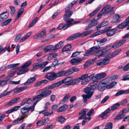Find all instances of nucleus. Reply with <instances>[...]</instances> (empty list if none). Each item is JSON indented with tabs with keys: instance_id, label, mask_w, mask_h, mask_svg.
I'll use <instances>...</instances> for the list:
<instances>
[{
	"instance_id": "nucleus-1",
	"label": "nucleus",
	"mask_w": 129,
	"mask_h": 129,
	"mask_svg": "<svg viewBox=\"0 0 129 129\" xmlns=\"http://www.w3.org/2000/svg\"><path fill=\"white\" fill-rule=\"evenodd\" d=\"M37 93L41 94L34 97L33 99V100H36L37 98L46 97L50 95L52 93V91L50 90H48L47 88H45L38 91Z\"/></svg>"
},
{
	"instance_id": "nucleus-2",
	"label": "nucleus",
	"mask_w": 129,
	"mask_h": 129,
	"mask_svg": "<svg viewBox=\"0 0 129 129\" xmlns=\"http://www.w3.org/2000/svg\"><path fill=\"white\" fill-rule=\"evenodd\" d=\"M100 48L99 46H95L90 48L83 54L84 56H87L90 55L96 54L101 51L100 50H99Z\"/></svg>"
},
{
	"instance_id": "nucleus-3",
	"label": "nucleus",
	"mask_w": 129,
	"mask_h": 129,
	"mask_svg": "<svg viewBox=\"0 0 129 129\" xmlns=\"http://www.w3.org/2000/svg\"><path fill=\"white\" fill-rule=\"evenodd\" d=\"M110 79L109 78H107L104 80L99 83L98 86V88L99 91H103L106 88H107V85L106 83L109 82Z\"/></svg>"
},
{
	"instance_id": "nucleus-4",
	"label": "nucleus",
	"mask_w": 129,
	"mask_h": 129,
	"mask_svg": "<svg viewBox=\"0 0 129 129\" xmlns=\"http://www.w3.org/2000/svg\"><path fill=\"white\" fill-rule=\"evenodd\" d=\"M114 7H110L109 5H107L105 6L101 10L103 15L105 16L110 12V15H112L115 13V11L113 10Z\"/></svg>"
},
{
	"instance_id": "nucleus-5",
	"label": "nucleus",
	"mask_w": 129,
	"mask_h": 129,
	"mask_svg": "<svg viewBox=\"0 0 129 129\" xmlns=\"http://www.w3.org/2000/svg\"><path fill=\"white\" fill-rule=\"evenodd\" d=\"M31 63V61H28L26 62L21 67L19 68V71L17 73L18 75H20L24 74L28 71V69L27 68L28 67Z\"/></svg>"
},
{
	"instance_id": "nucleus-6",
	"label": "nucleus",
	"mask_w": 129,
	"mask_h": 129,
	"mask_svg": "<svg viewBox=\"0 0 129 129\" xmlns=\"http://www.w3.org/2000/svg\"><path fill=\"white\" fill-rule=\"evenodd\" d=\"M30 110L31 112L33 111L31 110L30 107L25 106L21 109L20 112L21 114L20 117L22 119H23L26 116H27V114H28Z\"/></svg>"
},
{
	"instance_id": "nucleus-7",
	"label": "nucleus",
	"mask_w": 129,
	"mask_h": 129,
	"mask_svg": "<svg viewBox=\"0 0 129 129\" xmlns=\"http://www.w3.org/2000/svg\"><path fill=\"white\" fill-rule=\"evenodd\" d=\"M129 112V108H124L122 110V113H119V114L117 115L116 117L114 119L115 121L119 120L123 118L125 115L124 113H127Z\"/></svg>"
},
{
	"instance_id": "nucleus-8",
	"label": "nucleus",
	"mask_w": 129,
	"mask_h": 129,
	"mask_svg": "<svg viewBox=\"0 0 129 129\" xmlns=\"http://www.w3.org/2000/svg\"><path fill=\"white\" fill-rule=\"evenodd\" d=\"M46 31L44 29L41 32L37 35H36L34 37L35 39L37 40L41 38L42 39H44L46 37Z\"/></svg>"
},
{
	"instance_id": "nucleus-9",
	"label": "nucleus",
	"mask_w": 129,
	"mask_h": 129,
	"mask_svg": "<svg viewBox=\"0 0 129 129\" xmlns=\"http://www.w3.org/2000/svg\"><path fill=\"white\" fill-rule=\"evenodd\" d=\"M126 22H125L121 23L118 25L117 26V28L118 29H122L129 25V16L126 18ZM126 29H129V26H128Z\"/></svg>"
},
{
	"instance_id": "nucleus-10",
	"label": "nucleus",
	"mask_w": 129,
	"mask_h": 129,
	"mask_svg": "<svg viewBox=\"0 0 129 129\" xmlns=\"http://www.w3.org/2000/svg\"><path fill=\"white\" fill-rule=\"evenodd\" d=\"M95 17L91 21L90 23L85 28V30H87L90 29L92 27L96 25L99 23V22L97 20L95 19Z\"/></svg>"
},
{
	"instance_id": "nucleus-11",
	"label": "nucleus",
	"mask_w": 129,
	"mask_h": 129,
	"mask_svg": "<svg viewBox=\"0 0 129 129\" xmlns=\"http://www.w3.org/2000/svg\"><path fill=\"white\" fill-rule=\"evenodd\" d=\"M45 77L50 81L55 80L56 78L55 73L54 72H52L48 73L46 75Z\"/></svg>"
},
{
	"instance_id": "nucleus-12",
	"label": "nucleus",
	"mask_w": 129,
	"mask_h": 129,
	"mask_svg": "<svg viewBox=\"0 0 129 129\" xmlns=\"http://www.w3.org/2000/svg\"><path fill=\"white\" fill-rule=\"evenodd\" d=\"M82 60V59H80L79 57H77L70 60V62L72 65H76L81 62Z\"/></svg>"
},
{
	"instance_id": "nucleus-13",
	"label": "nucleus",
	"mask_w": 129,
	"mask_h": 129,
	"mask_svg": "<svg viewBox=\"0 0 129 129\" xmlns=\"http://www.w3.org/2000/svg\"><path fill=\"white\" fill-rule=\"evenodd\" d=\"M121 49H119L113 52L110 54L108 55L109 58H112L117 55L121 51Z\"/></svg>"
},
{
	"instance_id": "nucleus-14",
	"label": "nucleus",
	"mask_w": 129,
	"mask_h": 129,
	"mask_svg": "<svg viewBox=\"0 0 129 129\" xmlns=\"http://www.w3.org/2000/svg\"><path fill=\"white\" fill-rule=\"evenodd\" d=\"M20 98L18 97L12 99L10 102H8L7 104L5 105V106L6 107H8L9 106H12L17 101L19 100Z\"/></svg>"
},
{
	"instance_id": "nucleus-15",
	"label": "nucleus",
	"mask_w": 129,
	"mask_h": 129,
	"mask_svg": "<svg viewBox=\"0 0 129 129\" xmlns=\"http://www.w3.org/2000/svg\"><path fill=\"white\" fill-rule=\"evenodd\" d=\"M80 81L79 78L75 79L70 82L65 84L64 86L65 87H68L71 85H75L78 83Z\"/></svg>"
},
{
	"instance_id": "nucleus-16",
	"label": "nucleus",
	"mask_w": 129,
	"mask_h": 129,
	"mask_svg": "<svg viewBox=\"0 0 129 129\" xmlns=\"http://www.w3.org/2000/svg\"><path fill=\"white\" fill-rule=\"evenodd\" d=\"M81 36V33L79 32L76 33L75 34L71 36L67 39V41H70L75 39L79 36Z\"/></svg>"
},
{
	"instance_id": "nucleus-17",
	"label": "nucleus",
	"mask_w": 129,
	"mask_h": 129,
	"mask_svg": "<svg viewBox=\"0 0 129 129\" xmlns=\"http://www.w3.org/2000/svg\"><path fill=\"white\" fill-rule=\"evenodd\" d=\"M88 111V109H83L82 111H80L79 114V115H81V116L79 118V119H84L86 116V112Z\"/></svg>"
},
{
	"instance_id": "nucleus-18",
	"label": "nucleus",
	"mask_w": 129,
	"mask_h": 129,
	"mask_svg": "<svg viewBox=\"0 0 129 129\" xmlns=\"http://www.w3.org/2000/svg\"><path fill=\"white\" fill-rule=\"evenodd\" d=\"M8 14L7 11L4 12L0 15V22L5 20L8 17Z\"/></svg>"
},
{
	"instance_id": "nucleus-19",
	"label": "nucleus",
	"mask_w": 129,
	"mask_h": 129,
	"mask_svg": "<svg viewBox=\"0 0 129 129\" xmlns=\"http://www.w3.org/2000/svg\"><path fill=\"white\" fill-rule=\"evenodd\" d=\"M74 20V19H73L70 18L69 19L67 20H66V24H65L63 26V29L65 30L67 29L68 27L71 26L70 22H72Z\"/></svg>"
},
{
	"instance_id": "nucleus-20",
	"label": "nucleus",
	"mask_w": 129,
	"mask_h": 129,
	"mask_svg": "<svg viewBox=\"0 0 129 129\" xmlns=\"http://www.w3.org/2000/svg\"><path fill=\"white\" fill-rule=\"evenodd\" d=\"M27 86L16 88L14 90V93H18L23 90L27 89Z\"/></svg>"
},
{
	"instance_id": "nucleus-21",
	"label": "nucleus",
	"mask_w": 129,
	"mask_h": 129,
	"mask_svg": "<svg viewBox=\"0 0 129 129\" xmlns=\"http://www.w3.org/2000/svg\"><path fill=\"white\" fill-rule=\"evenodd\" d=\"M128 93H129V89L125 90H121L118 91L115 94V96H117L122 94H126Z\"/></svg>"
},
{
	"instance_id": "nucleus-22",
	"label": "nucleus",
	"mask_w": 129,
	"mask_h": 129,
	"mask_svg": "<svg viewBox=\"0 0 129 129\" xmlns=\"http://www.w3.org/2000/svg\"><path fill=\"white\" fill-rule=\"evenodd\" d=\"M66 13L63 16V19L64 20H67L68 18L72 15L73 12L72 11H68L65 12Z\"/></svg>"
},
{
	"instance_id": "nucleus-23",
	"label": "nucleus",
	"mask_w": 129,
	"mask_h": 129,
	"mask_svg": "<svg viewBox=\"0 0 129 129\" xmlns=\"http://www.w3.org/2000/svg\"><path fill=\"white\" fill-rule=\"evenodd\" d=\"M64 45V42L61 41L57 44L53 49V51H55L58 49L61 48Z\"/></svg>"
},
{
	"instance_id": "nucleus-24",
	"label": "nucleus",
	"mask_w": 129,
	"mask_h": 129,
	"mask_svg": "<svg viewBox=\"0 0 129 129\" xmlns=\"http://www.w3.org/2000/svg\"><path fill=\"white\" fill-rule=\"evenodd\" d=\"M106 30L105 29L104 30H101L100 31H98L92 34L90 36V38H93L99 35H101L103 33H106Z\"/></svg>"
},
{
	"instance_id": "nucleus-25",
	"label": "nucleus",
	"mask_w": 129,
	"mask_h": 129,
	"mask_svg": "<svg viewBox=\"0 0 129 129\" xmlns=\"http://www.w3.org/2000/svg\"><path fill=\"white\" fill-rule=\"evenodd\" d=\"M117 28H113L107 31V35L108 36H110L113 35L115 33L116 31H117Z\"/></svg>"
},
{
	"instance_id": "nucleus-26",
	"label": "nucleus",
	"mask_w": 129,
	"mask_h": 129,
	"mask_svg": "<svg viewBox=\"0 0 129 129\" xmlns=\"http://www.w3.org/2000/svg\"><path fill=\"white\" fill-rule=\"evenodd\" d=\"M92 90L89 87H87L84 89V92L87 93L86 95H90L92 96L93 93V92Z\"/></svg>"
},
{
	"instance_id": "nucleus-27",
	"label": "nucleus",
	"mask_w": 129,
	"mask_h": 129,
	"mask_svg": "<svg viewBox=\"0 0 129 129\" xmlns=\"http://www.w3.org/2000/svg\"><path fill=\"white\" fill-rule=\"evenodd\" d=\"M68 108V105L64 104L60 107L57 110V111L58 112H62L66 110Z\"/></svg>"
},
{
	"instance_id": "nucleus-28",
	"label": "nucleus",
	"mask_w": 129,
	"mask_h": 129,
	"mask_svg": "<svg viewBox=\"0 0 129 129\" xmlns=\"http://www.w3.org/2000/svg\"><path fill=\"white\" fill-rule=\"evenodd\" d=\"M36 80V77H34L28 79L24 83V85H28L35 81Z\"/></svg>"
},
{
	"instance_id": "nucleus-29",
	"label": "nucleus",
	"mask_w": 129,
	"mask_h": 129,
	"mask_svg": "<svg viewBox=\"0 0 129 129\" xmlns=\"http://www.w3.org/2000/svg\"><path fill=\"white\" fill-rule=\"evenodd\" d=\"M102 7L101 5H99L98 7L91 13L89 14V16L91 17H92L95 15Z\"/></svg>"
},
{
	"instance_id": "nucleus-30",
	"label": "nucleus",
	"mask_w": 129,
	"mask_h": 129,
	"mask_svg": "<svg viewBox=\"0 0 129 129\" xmlns=\"http://www.w3.org/2000/svg\"><path fill=\"white\" fill-rule=\"evenodd\" d=\"M70 96L71 95L70 94L68 93L66 94L64 96L63 99L60 101V103L62 104L64 103L68 100Z\"/></svg>"
},
{
	"instance_id": "nucleus-31",
	"label": "nucleus",
	"mask_w": 129,
	"mask_h": 129,
	"mask_svg": "<svg viewBox=\"0 0 129 129\" xmlns=\"http://www.w3.org/2000/svg\"><path fill=\"white\" fill-rule=\"evenodd\" d=\"M88 80L87 81H89L91 79L94 82H98L97 81V79L96 77V75L95 76V74L94 73L91 74L89 76H88Z\"/></svg>"
},
{
	"instance_id": "nucleus-32",
	"label": "nucleus",
	"mask_w": 129,
	"mask_h": 129,
	"mask_svg": "<svg viewBox=\"0 0 129 129\" xmlns=\"http://www.w3.org/2000/svg\"><path fill=\"white\" fill-rule=\"evenodd\" d=\"M60 85L59 82H58L55 83H53L51 85L49 86L47 88L48 90H50L49 89H52L54 88L58 87Z\"/></svg>"
},
{
	"instance_id": "nucleus-33",
	"label": "nucleus",
	"mask_w": 129,
	"mask_h": 129,
	"mask_svg": "<svg viewBox=\"0 0 129 129\" xmlns=\"http://www.w3.org/2000/svg\"><path fill=\"white\" fill-rule=\"evenodd\" d=\"M98 82L93 81L89 84V87L91 90H94L96 89L97 84L96 82Z\"/></svg>"
},
{
	"instance_id": "nucleus-34",
	"label": "nucleus",
	"mask_w": 129,
	"mask_h": 129,
	"mask_svg": "<svg viewBox=\"0 0 129 129\" xmlns=\"http://www.w3.org/2000/svg\"><path fill=\"white\" fill-rule=\"evenodd\" d=\"M72 80L71 78L70 77H66L64 79L61 81H58L60 85L62 84L69 82Z\"/></svg>"
},
{
	"instance_id": "nucleus-35",
	"label": "nucleus",
	"mask_w": 129,
	"mask_h": 129,
	"mask_svg": "<svg viewBox=\"0 0 129 129\" xmlns=\"http://www.w3.org/2000/svg\"><path fill=\"white\" fill-rule=\"evenodd\" d=\"M20 107V106H15L12 108L11 109L7 111L6 112V114H9L15 111H17Z\"/></svg>"
},
{
	"instance_id": "nucleus-36",
	"label": "nucleus",
	"mask_w": 129,
	"mask_h": 129,
	"mask_svg": "<svg viewBox=\"0 0 129 129\" xmlns=\"http://www.w3.org/2000/svg\"><path fill=\"white\" fill-rule=\"evenodd\" d=\"M82 96L83 98V102L84 103H86L87 101V99H90L92 96L90 95L84 94L82 95Z\"/></svg>"
},
{
	"instance_id": "nucleus-37",
	"label": "nucleus",
	"mask_w": 129,
	"mask_h": 129,
	"mask_svg": "<svg viewBox=\"0 0 129 129\" xmlns=\"http://www.w3.org/2000/svg\"><path fill=\"white\" fill-rule=\"evenodd\" d=\"M106 75V74L104 73H101L96 74V77L97 79V81L98 80L102 78L105 77Z\"/></svg>"
},
{
	"instance_id": "nucleus-38",
	"label": "nucleus",
	"mask_w": 129,
	"mask_h": 129,
	"mask_svg": "<svg viewBox=\"0 0 129 129\" xmlns=\"http://www.w3.org/2000/svg\"><path fill=\"white\" fill-rule=\"evenodd\" d=\"M23 121V119H22L21 117L18 118L17 119L13 121L12 122V123L13 124L15 125L21 123Z\"/></svg>"
},
{
	"instance_id": "nucleus-39",
	"label": "nucleus",
	"mask_w": 129,
	"mask_h": 129,
	"mask_svg": "<svg viewBox=\"0 0 129 129\" xmlns=\"http://www.w3.org/2000/svg\"><path fill=\"white\" fill-rule=\"evenodd\" d=\"M71 45L68 44L65 45L62 49V52H64L71 50Z\"/></svg>"
},
{
	"instance_id": "nucleus-40",
	"label": "nucleus",
	"mask_w": 129,
	"mask_h": 129,
	"mask_svg": "<svg viewBox=\"0 0 129 129\" xmlns=\"http://www.w3.org/2000/svg\"><path fill=\"white\" fill-rule=\"evenodd\" d=\"M56 78L62 76H67L66 71H61L58 73L56 74Z\"/></svg>"
},
{
	"instance_id": "nucleus-41",
	"label": "nucleus",
	"mask_w": 129,
	"mask_h": 129,
	"mask_svg": "<svg viewBox=\"0 0 129 129\" xmlns=\"http://www.w3.org/2000/svg\"><path fill=\"white\" fill-rule=\"evenodd\" d=\"M107 39L106 38H104L101 39L100 41H97V42L98 45H102L107 41Z\"/></svg>"
},
{
	"instance_id": "nucleus-42",
	"label": "nucleus",
	"mask_w": 129,
	"mask_h": 129,
	"mask_svg": "<svg viewBox=\"0 0 129 129\" xmlns=\"http://www.w3.org/2000/svg\"><path fill=\"white\" fill-rule=\"evenodd\" d=\"M31 32L27 33L25 36L21 38L19 41L20 42L23 41L29 37L31 35Z\"/></svg>"
},
{
	"instance_id": "nucleus-43",
	"label": "nucleus",
	"mask_w": 129,
	"mask_h": 129,
	"mask_svg": "<svg viewBox=\"0 0 129 129\" xmlns=\"http://www.w3.org/2000/svg\"><path fill=\"white\" fill-rule=\"evenodd\" d=\"M53 47V46L51 45L48 46L44 48L43 50V51L44 52H48L51 50Z\"/></svg>"
},
{
	"instance_id": "nucleus-44",
	"label": "nucleus",
	"mask_w": 129,
	"mask_h": 129,
	"mask_svg": "<svg viewBox=\"0 0 129 129\" xmlns=\"http://www.w3.org/2000/svg\"><path fill=\"white\" fill-rule=\"evenodd\" d=\"M24 10L23 8L20 9L18 11L16 17V20L21 15L23 14Z\"/></svg>"
},
{
	"instance_id": "nucleus-45",
	"label": "nucleus",
	"mask_w": 129,
	"mask_h": 129,
	"mask_svg": "<svg viewBox=\"0 0 129 129\" xmlns=\"http://www.w3.org/2000/svg\"><path fill=\"white\" fill-rule=\"evenodd\" d=\"M38 18L37 17H36L31 22L29 25L28 28H30L33 26L36 22H37L38 20Z\"/></svg>"
},
{
	"instance_id": "nucleus-46",
	"label": "nucleus",
	"mask_w": 129,
	"mask_h": 129,
	"mask_svg": "<svg viewBox=\"0 0 129 129\" xmlns=\"http://www.w3.org/2000/svg\"><path fill=\"white\" fill-rule=\"evenodd\" d=\"M120 105V104L119 103H117L115 104L111 107L110 110L112 111L118 108Z\"/></svg>"
},
{
	"instance_id": "nucleus-47",
	"label": "nucleus",
	"mask_w": 129,
	"mask_h": 129,
	"mask_svg": "<svg viewBox=\"0 0 129 129\" xmlns=\"http://www.w3.org/2000/svg\"><path fill=\"white\" fill-rule=\"evenodd\" d=\"M12 20L11 18L8 19L6 21H4L1 23V25L2 26H5L7 25L10 23Z\"/></svg>"
},
{
	"instance_id": "nucleus-48",
	"label": "nucleus",
	"mask_w": 129,
	"mask_h": 129,
	"mask_svg": "<svg viewBox=\"0 0 129 129\" xmlns=\"http://www.w3.org/2000/svg\"><path fill=\"white\" fill-rule=\"evenodd\" d=\"M88 75L87 74H86L84 75H82L81 77H79V78L80 81V80H88Z\"/></svg>"
},
{
	"instance_id": "nucleus-49",
	"label": "nucleus",
	"mask_w": 129,
	"mask_h": 129,
	"mask_svg": "<svg viewBox=\"0 0 129 129\" xmlns=\"http://www.w3.org/2000/svg\"><path fill=\"white\" fill-rule=\"evenodd\" d=\"M113 126V124L111 122H110L107 123L105 126L104 129H108L110 128V129H112Z\"/></svg>"
},
{
	"instance_id": "nucleus-50",
	"label": "nucleus",
	"mask_w": 129,
	"mask_h": 129,
	"mask_svg": "<svg viewBox=\"0 0 129 129\" xmlns=\"http://www.w3.org/2000/svg\"><path fill=\"white\" fill-rule=\"evenodd\" d=\"M66 120L65 118L62 116H59L58 119V121L61 123H62L64 122Z\"/></svg>"
},
{
	"instance_id": "nucleus-51",
	"label": "nucleus",
	"mask_w": 129,
	"mask_h": 129,
	"mask_svg": "<svg viewBox=\"0 0 129 129\" xmlns=\"http://www.w3.org/2000/svg\"><path fill=\"white\" fill-rule=\"evenodd\" d=\"M117 84V82L115 81L112 82L110 85H107V89H110L113 87Z\"/></svg>"
},
{
	"instance_id": "nucleus-52",
	"label": "nucleus",
	"mask_w": 129,
	"mask_h": 129,
	"mask_svg": "<svg viewBox=\"0 0 129 129\" xmlns=\"http://www.w3.org/2000/svg\"><path fill=\"white\" fill-rule=\"evenodd\" d=\"M66 72L67 76L71 75L74 73L72 68L69 69L67 71H66Z\"/></svg>"
},
{
	"instance_id": "nucleus-53",
	"label": "nucleus",
	"mask_w": 129,
	"mask_h": 129,
	"mask_svg": "<svg viewBox=\"0 0 129 129\" xmlns=\"http://www.w3.org/2000/svg\"><path fill=\"white\" fill-rule=\"evenodd\" d=\"M10 8L11 10V14L12 15H13L15 13V8L13 6H10Z\"/></svg>"
},
{
	"instance_id": "nucleus-54",
	"label": "nucleus",
	"mask_w": 129,
	"mask_h": 129,
	"mask_svg": "<svg viewBox=\"0 0 129 129\" xmlns=\"http://www.w3.org/2000/svg\"><path fill=\"white\" fill-rule=\"evenodd\" d=\"M39 63H37L34 64L33 66V69L31 70V71H33L34 70H36L39 67Z\"/></svg>"
},
{
	"instance_id": "nucleus-55",
	"label": "nucleus",
	"mask_w": 129,
	"mask_h": 129,
	"mask_svg": "<svg viewBox=\"0 0 129 129\" xmlns=\"http://www.w3.org/2000/svg\"><path fill=\"white\" fill-rule=\"evenodd\" d=\"M22 37L21 35L20 34H17L14 39V41L16 42L18 41Z\"/></svg>"
},
{
	"instance_id": "nucleus-56",
	"label": "nucleus",
	"mask_w": 129,
	"mask_h": 129,
	"mask_svg": "<svg viewBox=\"0 0 129 129\" xmlns=\"http://www.w3.org/2000/svg\"><path fill=\"white\" fill-rule=\"evenodd\" d=\"M19 64V63L11 64L9 65L8 67V68L9 69L18 66Z\"/></svg>"
},
{
	"instance_id": "nucleus-57",
	"label": "nucleus",
	"mask_w": 129,
	"mask_h": 129,
	"mask_svg": "<svg viewBox=\"0 0 129 129\" xmlns=\"http://www.w3.org/2000/svg\"><path fill=\"white\" fill-rule=\"evenodd\" d=\"M7 84V81L5 80H0V85L2 86Z\"/></svg>"
},
{
	"instance_id": "nucleus-58",
	"label": "nucleus",
	"mask_w": 129,
	"mask_h": 129,
	"mask_svg": "<svg viewBox=\"0 0 129 129\" xmlns=\"http://www.w3.org/2000/svg\"><path fill=\"white\" fill-rule=\"evenodd\" d=\"M14 75L13 73L9 74L5 78V80L7 82L14 76Z\"/></svg>"
},
{
	"instance_id": "nucleus-59",
	"label": "nucleus",
	"mask_w": 129,
	"mask_h": 129,
	"mask_svg": "<svg viewBox=\"0 0 129 129\" xmlns=\"http://www.w3.org/2000/svg\"><path fill=\"white\" fill-rule=\"evenodd\" d=\"M110 60L109 59H104L103 60V63L104 65H105L108 63L110 61Z\"/></svg>"
},
{
	"instance_id": "nucleus-60",
	"label": "nucleus",
	"mask_w": 129,
	"mask_h": 129,
	"mask_svg": "<svg viewBox=\"0 0 129 129\" xmlns=\"http://www.w3.org/2000/svg\"><path fill=\"white\" fill-rule=\"evenodd\" d=\"M72 7V6L70 4H69L66 7L65 10V12H67L69 10L71 9Z\"/></svg>"
},
{
	"instance_id": "nucleus-61",
	"label": "nucleus",
	"mask_w": 129,
	"mask_h": 129,
	"mask_svg": "<svg viewBox=\"0 0 129 129\" xmlns=\"http://www.w3.org/2000/svg\"><path fill=\"white\" fill-rule=\"evenodd\" d=\"M89 35V34L87 31H85L82 33H81V37H85Z\"/></svg>"
},
{
	"instance_id": "nucleus-62",
	"label": "nucleus",
	"mask_w": 129,
	"mask_h": 129,
	"mask_svg": "<svg viewBox=\"0 0 129 129\" xmlns=\"http://www.w3.org/2000/svg\"><path fill=\"white\" fill-rule=\"evenodd\" d=\"M114 45H111L108 46H106L105 47V49H106L107 51H109V50H110L112 49V48L114 49Z\"/></svg>"
},
{
	"instance_id": "nucleus-63",
	"label": "nucleus",
	"mask_w": 129,
	"mask_h": 129,
	"mask_svg": "<svg viewBox=\"0 0 129 129\" xmlns=\"http://www.w3.org/2000/svg\"><path fill=\"white\" fill-rule=\"evenodd\" d=\"M80 52H74L73 53L72 55L71 56V57L72 58L76 56L77 55H78Z\"/></svg>"
},
{
	"instance_id": "nucleus-64",
	"label": "nucleus",
	"mask_w": 129,
	"mask_h": 129,
	"mask_svg": "<svg viewBox=\"0 0 129 129\" xmlns=\"http://www.w3.org/2000/svg\"><path fill=\"white\" fill-rule=\"evenodd\" d=\"M129 69V63L126 64L123 68L124 71H127Z\"/></svg>"
}]
</instances>
